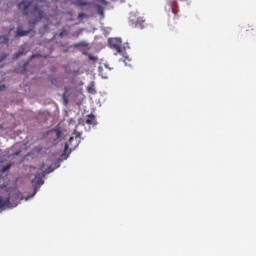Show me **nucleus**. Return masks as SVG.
Here are the masks:
<instances>
[{"instance_id":"nucleus-3","label":"nucleus","mask_w":256,"mask_h":256,"mask_svg":"<svg viewBox=\"0 0 256 256\" xmlns=\"http://www.w3.org/2000/svg\"><path fill=\"white\" fill-rule=\"evenodd\" d=\"M112 68L109 65H102L98 67V73L102 79H109Z\"/></svg>"},{"instance_id":"nucleus-9","label":"nucleus","mask_w":256,"mask_h":256,"mask_svg":"<svg viewBox=\"0 0 256 256\" xmlns=\"http://www.w3.org/2000/svg\"><path fill=\"white\" fill-rule=\"evenodd\" d=\"M144 24H145V20L143 18H137L136 22H135V27L143 29L144 28Z\"/></svg>"},{"instance_id":"nucleus-23","label":"nucleus","mask_w":256,"mask_h":256,"mask_svg":"<svg viewBox=\"0 0 256 256\" xmlns=\"http://www.w3.org/2000/svg\"><path fill=\"white\" fill-rule=\"evenodd\" d=\"M100 3L104 4V5H107L108 2L106 0H98Z\"/></svg>"},{"instance_id":"nucleus-19","label":"nucleus","mask_w":256,"mask_h":256,"mask_svg":"<svg viewBox=\"0 0 256 256\" xmlns=\"http://www.w3.org/2000/svg\"><path fill=\"white\" fill-rule=\"evenodd\" d=\"M20 69H21L22 73H25L27 66L26 65L20 66Z\"/></svg>"},{"instance_id":"nucleus-29","label":"nucleus","mask_w":256,"mask_h":256,"mask_svg":"<svg viewBox=\"0 0 256 256\" xmlns=\"http://www.w3.org/2000/svg\"><path fill=\"white\" fill-rule=\"evenodd\" d=\"M102 7L99 6V12L103 14V11H101Z\"/></svg>"},{"instance_id":"nucleus-21","label":"nucleus","mask_w":256,"mask_h":256,"mask_svg":"<svg viewBox=\"0 0 256 256\" xmlns=\"http://www.w3.org/2000/svg\"><path fill=\"white\" fill-rule=\"evenodd\" d=\"M85 16H86L85 13H79V14H78V19H81V18H83V17H85Z\"/></svg>"},{"instance_id":"nucleus-1","label":"nucleus","mask_w":256,"mask_h":256,"mask_svg":"<svg viewBox=\"0 0 256 256\" xmlns=\"http://www.w3.org/2000/svg\"><path fill=\"white\" fill-rule=\"evenodd\" d=\"M42 1L34 0L26 3L25 1L18 4V9H22L25 15H32L35 17L33 23L40 21L42 18H45L46 15L42 10L43 5H40Z\"/></svg>"},{"instance_id":"nucleus-27","label":"nucleus","mask_w":256,"mask_h":256,"mask_svg":"<svg viewBox=\"0 0 256 256\" xmlns=\"http://www.w3.org/2000/svg\"><path fill=\"white\" fill-rule=\"evenodd\" d=\"M56 133H57V138H60V136H61V131L57 130Z\"/></svg>"},{"instance_id":"nucleus-18","label":"nucleus","mask_w":256,"mask_h":256,"mask_svg":"<svg viewBox=\"0 0 256 256\" xmlns=\"http://www.w3.org/2000/svg\"><path fill=\"white\" fill-rule=\"evenodd\" d=\"M68 150H69V144L65 143V145H64V153H67Z\"/></svg>"},{"instance_id":"nucleus-13","label":"nucleus","mask_w":256,"mask_h":256,"mask_svg":"<svg viewBox=\"0 0 256 256\" xmlns=\"http://www.w3.org/2000/svg\"><path fill=\"white\" fill-rule=\"evenodd\" d=\"M67 91H68V89L65 88V91L62 94V99H63V102H64L65 105H68V103H69V100H68V97H67Z\"/></svg>"},{"instance_id":"nucleus-12","label":"nucleus","mask_w":256,"mask_h":256,"mask_svg":"<svg viewBox=\"0 0 256 256\" xmlns=\"http://www.w3.org/2000/svg\"><path fill=\"white\" fill-rule=\"evenodd\" d=\"M74 5L77 6V7H80V6H87V5H89V3L87 1H84V0H77L74 3Z\"/></svg>"},{"instance_id":"nucleus-26","label":"nucleus","mask_w":256,"mask_h":256,"mask_svg":"<svg viewBox=\"0 0 256 256\" xmlns=\"http://www.w3.org/2000/svg\"><path fill=\"white\" fill-rule=\"evenodd\" d=\"M4 89H6L5 85H0V91H4Z\"/></svg>"},{"instance_id":"nucleus-11","label":"nucleus","mask_w":256,"mask_h":256,"mask_svg":"<svg viewBox=\"0 0 256 256\" xmlns=\"http://www.w3.org/2000/svg\"><path fill=\"white\" fill-rule=\"evenodd\" d=\"M68 35H69V31L65 28H63L59 33L60 39H64V37H68Z\"/></svg>"},{"instance_id":"nucleus-28","label":"nucleus","mask_w":256,"mask_h":256,"mask_svg":"<svg viewBox=\"0 0 256 256\" xmlns=\"http://www.w3.org/2000/svg\"><path fill=\"white\" fill-rule=\"evenodd\" d=\"M35 57H39V55L33 54V55L31 56V59H35Z\"/></svg>"},{"instance_id":"nucleus-6","label":"nucleus","mask_w":256,"mask_h":256,"mask_svg":"<svg viewBox=\"0 0 256 256\" xmlns=\"http://www.w3.org/2000/svg\"><path fill=\"white\" fill-rule=\"evenodd\" d=\"M30 32L31 29L23 30L22 26H18L16 29L15 37H27V35H29Z\"/></svg>"},{"instance_id":"nucleus-22","label":"nucleus","mask_w":256,"mask_h":256,"mask_svg":"<svg viewBox=\"0 0 256 256\" xmlns=\"http://www.w3.org/2000/svg\"><path fill=\"white\" fill-rule=\"evenodd\" d=\"M90 61H96L97 58L95 56H89Z\"/></svg>"},{"instance_id":"nucleus-17","label":"nucleus","mask_w":256,"mask_h":256,"mask_svg":"<svg viewBox=\"0 0 256 256\" xmlns=\"http://www.w3.org/2000/svg\"><path fill=\"white\" fill-rule=\"evenodd\" d=\"M7 57H8V54H5V53L1 54L0 55V63H3V61H5V59H7Z\"/></svg>"},{"instance_id":"nucleus-31","label":"nucleus","mask_w":256,"mask_h":256,"mask_svg":"<svg viewBox=\"0 0 256 256\" xmlns=\"http://www.w3.org/2000/svg\"><path fill=\"white\" fill-rule=\"evenodd\" d=\"M30 198H31V197H30V196H28V197H26V198H25V200H26V201H28Z\"/></svg>"},{"instance_id":"nucleus-10","label":"nucleus","mask_w":256,"mask_h":256,"mask_svg":"<svg viewBox=\"0 0 256 256\" xmlns=\"http://www.w3.org/2000/svg\"><path fill=\"white\" fill-rule=\"evenodd\" d=\"M22 55H25L24 48H20L18 52L13 55V59H19V57H22Z\"/></svg>"},{"instance_id":"nucleus-7","label":"nucleus","mask_w":256,"mask_h":256,"mask_svg":"<svg viewBox=\"0 0 256 256\" xmlns=\"http://www.w3.org/2000/svg\"><path fill=\"white\" fill-rule=\"evenodd\" d=\"M85 124L91 125V126H96L97 125L96 116L94 114L87 115V118L85 120Z\"/></svg>"},{"instance_id":"nucleus-25","label":"nucleus","mask_w":256,"mask_h":256,"mask_svg":"<svg viewBox=\"0 0 256 256\" xmlns=\"http://www.w3.org/2000/svg\"><path fill=\"white\" fill-rule=\"evenodd\" d=\"M73 141H74V136H71V137L69 138L68 143L71 144Z\"/></svg>"},{"instance_id":"nucleus-8","label":"nucleus","mask_w":256,"mask_h":256,"mask_svg":"<svg viewBox=\"0 0 256 256\" xmlns=\"http://www.w3.org/2000/svg\"><path fill=\"white\" fill-rule=\"evenodd\" d=\"M88 93H90L91 95H96L97 90L95 88V83L91 82L90 85L87 88Z\"/></svg>"},{"instance_id":"nucleus-5","label":"nucleus","mask_w":256,"mask_h":256,"mask_svg":"<svg viewBox=\"0 0 256 256\" xmlns=\"http://www.w3.org/2000/svg\"><path fill=\"white\" fill-rule=\"evenodd\" d=\"M10 198L0 196V210H4L6 208H10Z\"/></svg>"},{"instance_id":"nucleus-20","label":"nucleus","mask_w":256,"mask_h":256,"mask_svg":"<svg viewBox=\"0 0 256 256\" xmlns=\"http://www.w3.org/2000/svg\"><path fill=\"white\" fill-rule=\"evenodd\" d=\"M49 173H51V171H42L41 172V175H42V177H45L47 174H49Z\"/></svg>"},{"instance_id":"nucleus-14","label":"nucleus","mask_w":256,"mask_h":256,"mask_svg":"<svg viewBox=\"0 0 256 256\" xmlns=\"http://www.w3.org/2000/svg\"><path fill=\"white\" fill-rule=\"evenodd\" d=\"M11 167H12V164H7L2 167L1 172L6 173L7 171H9L11 169Z\"/></svg>"},{"instance_id":"nucleus-30","label":"nucleus","mask_w":256,"mask_h":256,"mask_svg":"<svg viewBox=\"0 0 256 256\" xmlns=\"http://www.w3.org/2000/svg\"><path fill=\"white\" fill-rule=\"evenodd\" d=\"M44 168H45V165H42L40 170L43 171Z\"/></svg>"},{"instance_id":"nucleus-15","label":"nucleus","mask_w":256,"mask_h":256,"mask_svg":"<svg viewBox=\"0 0 256 256\" xmlns=\"http://www.w3.org/2000/svg\"><path fill=\"white\" fill-rule=\"evenodd\" d=\"M8 42H9L8 36H0V43H4V45H6V43Z\"/></svg>"},{"instance_id":"nucleus-2","label":"nucleus","mask_w":256,"mask_h":256,"mask_svg":"<svg viewBox=\"0 0 256 256\" xmlns=\"http://www.w3.org/2000/svg\"><path fill=\"white\" fill-rule=\"evenodd\" d=\"M31 183H32V186H33V188H34V193L32 194L31 197H34L35 194H37V192L39 191L40 187H41L42 185H44V180H43V178L40 176V174H37V175L35 176V178L31 181Z\"/></svg>"},{"instance_id":"nucleus-16","label":"nucleus","mask_w":256,"mask_h":256,"mask_svg":"<svg viewBox=\"0 0 256 256\" xmlns=\"http://www.w3.org/2000/svg\"><path fill=\"white\" fill-rule=\"evenodd\" d=\"M171 12H172L173 15H174L173 19H174V20H178V19H179L178 12H177L175 9H173V8H171Z\"/></svg>"},{"instance_id":"nucleus-24","label":"nucleus","mask_w":256,"mask_h":256,"mask_svg":"<svg viewBox=\"0 0 256 256\" xmlns=\"http://www.w3.org/2000/svg\"><path fill=\"white\" fill-rule=\"evenodd\" d=\"M75 138H76V139L81 138V133H80V132L76 133V134H75Z\"/></svg>"},{"instance_id":"nucleus-4","label":"nucleus","mask_w":256,"mask_h":256,"mask_svg":"<svg viewBox=\"0 0 256 256\" xmlns=\"http://www.w3.org/2000/svg\"><path fill=\"white\" fill-rule=\"evenodd\" d=\"M109 46L115 49L117 53H122V41L118 38H111L108 40Z\"/></svg>"}]
</instances>
